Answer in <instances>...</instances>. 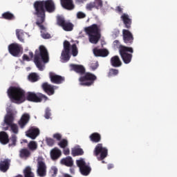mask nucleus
Returning a JSON list of instances; mask_svg holds the SVG:
<instances>
[{"label":"nucleus","mask_w":177,"mask_h":177,"mask_svg":"<svg viewBox=\"0 0 177 177\" xmlns=\"http://www.w3.org/2000/svg\"><path fill=\"white\" fill-rule=\"evenodd\" d=\"M57 24L62 27L64 31H73L74 28V24L68 21L64 20L63 17H57Z\"/></svg>","instance_id":"obj_9"},{"label":"nucleus","mask_w":177,"mask_h":177,"mask_svg":"<svg viewBox=\"0 0 177 177\" xmlns=\"http://www.w3.org/2000/svg\"><path fill=\"white\" fill-rule=\"evenodd\" d=\"M109 151L106 147H103L102 144H97L94 149V156L97 157L98 161H103L106 157H107V154Z\"/></svg>","instance_id":"obj_7"},{"label":"nucleus","mask_w":177,"mask_h":177,"mask_svg":"<svg viewBox=\"0 0 177 177\" xmlns=\"http://www.w3.org/2000/svg\"><path fill=\"white\" fill-rule=\"evenodd\" d=\"M63 153L65 156H68V154H70V149L67 148V147L66 148H63Z\"/></svg>","instance_id":"obj_51"},{"label":"nucleus","mask_w":177,"mask_h":177,"mask_svg":"<svg viewBox=\"0 0 177 177\" xmlns=\"http://www.w3.org/2000/svg\"><path fill=\"white\" fill-rule=\"evenodd\" d=\"M71 71H75L77 74L82 75L79 78L80 85L82 86H92L95 84V81L97 80V77L89 72H85V67L82 65L71 64L70 65Z\"/></svg>","instance_id":"obj_2"},{"label":"nucleus","mask_w":177,"mask_h":177,"mask_svg":"<svg viewBox=\"0 0 177 177\" xmlns=\"http://www.w3.org/2000/svg\"><path fill=\"white\" fill-rule=\"evenodd\" d=\"M76 164L80 168V171L82 175H84V176H88V175L91 174V171H92V169L89 166L86 165V163L85 162V160H84V159L77 160Z\"/></svg>","instance_id":"obj_11"},{"label":"nucleus","mask_w":177,"mask_h":177,"mask_svg":"<svg viewBox=\"0 0 177 177\" xmlns=\"http://www.w3.org/2000/svg\"><path fill=\"white\" fill-rule=\"evenodd\" d=\"M93 3H94L95 9H100V8H102L103 6V1L102 0H95Z\"/></svg>","instance_id":"obj_39"},{"label":"nucleus","mask_w":177,"mask_h":177,"mask_svg":"<svg viewBox=\"0 0 177 177\" xmlns=\"http://www.w3.org/2000/svg\"><path fill=\"white\" fill-rule=\"evenodd\" d=\"M0 142L3 145H8L9 143V136L5 131L0 132Z\"/></svg>","instance_id":"obj_28"},{"label":"nucleus","mask_w":177,"mask_h":177,"mask_svg":"<svg viewBox=\"0 0 177 177\" xmlns=\"http://www.w3.org/2000/svg\"><path fill=\"white\" fill-rule=\"evenodd\" d=\"M85 31L88 35L93 34H100V25L93 24L91 26L85 28Z\"/></svg>","instance_id":"obj_14"},{"label":"nucleus","mask_w":177,"mask_h":177,"mask_svg":"<svg viewBox=\"0 0 177 177\" xmlns=\"http://www.w3.org/2000/svg\"><path fill=\"white\" fill-rule=\"evenodd\" d=\"M24 177H35L32 171L31 170V167L28 166L24 169Z\"/></svg>","instance_id":"obj_33"},{"label":"nucleus","mask_w":177,"mask_h":177,"mask_svg":"<svg viewBox=\"0 0 177 177\" xmlns=\"http://www.w3.org/2000/svg\"><path fill=\"white\" fill-rule=\"evenodd\" d=\"M41 37L44 39H49V38H50V34L43 32L41 33Z\"/></svg>","instance_id":"obj_50"},{"label":"nucleus","mask_w":177,"mask_h":177,"mask_svg":"<svg viewBox=\"0 0 177 177\" xmlns=\"http://www.w3.org/2000/svg\"><path fill=\"white\" fill-rule=\"evenodd\" d=\"M111 64L113 67H121L122 66V62L120 59V57L115 55L111 59Z\"/></svg>","instance_id":"obj_24"},{"label":"nucleus","mask_w":177,"mask_h":177,"mask_svg":"<svg viewBox=\"0 0 177 177\" xmlns=\"http://www.w3.org/2000/svg\"><path fill=\"white\" fill-rule=\"evenodd\" d=\"M71 154L73 157H77L78 156H83L84 150L80 147H75L72 149Z\"/></svg>","instance_id":"obj_31"},{"label":"nucleus","mask_w":177,"mask_h":177,"mask_svg":"<svg viewBox=\"0 0 177 177\" xmlns=\"http://www.w3.org/2000/svg\"><path fill=\"white\" fill-rule=\"evenodd\" d=\"M16 35L19 41L24 42V32H23V30L17 29L16 30Z\"/></svg>","instance_id":"obj_36"},{"label":"nucleus","mask_w":177,"mask_h":177,"mask_svg":"<svg viewBox=\"0 0 177 177\" xmlns=\"http://www.w3.org/2000/svg\"><path fill=\"white\" fill-rule=\"evenodd\" d=\"M8 129H9V127H3V130H4V131H8Z\"/></svg>","instance_id":"obj_59"},{"label":"nucleus","mask_w":177,"mask_h":177,"mask_svg":"<svg viewBox=\"0 0 177 177\" xmlns=\"http://www.w3.org/2000/svg\"><path fill=\"white\" fill-rule=\"evenodd\" d=\"M39 135V129L31 127L26 131V136L30 139H35Z\"/></svg>","instance_id":"obj_18"},{"label":"nucleus","mask_w":177,"mask_h":177,"mask_svg":"<svg viewBox=\"0 0 177 177\" xmlns=\"http://www.w3.org/2000/svg\"><path fill=\"white\" fill-rule=\"evenodd\" d=\"M113 37H114V38H117V37H118V35H120V30L118 29H115L113 31V34H112Z\"/></svg>","instance_id":"obj_49"},{"label":"nucleus","mask_w":177,"mask_h":177,"mask_svg":"<svg viewBox=\"0 0 177 177\" xmlns=\"http://www.w3.org/2000/svg\"><path fill=\"white\" fill-rule=\"evenodd\" d=\"M61 4L64 9H67L68 10H73L74 9L73 0H61Z\"/></svg>","instance_id":"obj_22"},{"label":"nucleus","mask_w":177,"mask_h":177,"mask_svg":"<svg viewBox=\"0 0 177 177\" xmlns=\"http://www.w3.org/2000/svg\"><path fill=\"white\" fill-rule=\"evenodd\" d=\"M90 67L93 71H95L99 67V64L97 62H93L91 64Z\"/></svg>","instance_id":"obj_44"},{"label":"nucleus","mask_w":177,"mask_h":177,"mask_svg":"<svg viewBox=\"0 0 177 177\" xmlns=\"http://www.w3.org/2000/svg\"><path fill=\"white\" fill-rule=\"evenodd\" d=\"M57 145L61 149H66V147H68V140H67L66 138H64L60 140Z\"/></svg>","instance_id":"obj_37"},{"label":"nucleus","mask_w":177,"mask_h":177,"mask_svg":"<svg viewBox=\"0 0 177 177\" xmlns=\"http://www.w3.org/2000/svg\"><path fill=\"white\" fill-rule=\"evenodd\" d=\"M44 117L46 120H49L50 118V109H49V108L46 109Z\"/></svg>","instance_id":"obj_45"},{"label":"nucleus","mask_w":177,"mask_h":177,"mask_svg":"<svg viewBox=\"0 0 177 177\" xmlns=\"http://www.w3.org/2000/svg\"><path fill=\"white\" fill-rule=\"evenodd\" d=\"M61 164H62V165H66V167H73V165H74V161L73 160V158L67 156L61 160Z\"/></svg>","instance_id":"obj_25"},{"label":"nucleus","mask_w":177,"mask_h":177,"mask_svg":"<svg viewBox=\"0 0 177 177\" xmlns=\"http://www.w3.org/2000/svg\"><path fill=\"white\" fill-rule=\"evenodd\" d=\"M13 121H15V116L13 115V113H8L7 115L5 117L4 122L6 124V125L9 126L13 124Z\"/></svg>","instance_id":"obj_30"},{"label":"nucleus","mask_w":177,"mask_h":177,"mask_svg":"<svg viewBox=\"0 0 177 177\" xmlns=\"http://www.w3.org/2000/svg\"><path fill=\"white\" fill-rule=\"evenodd\" d=\"M120 19H122L125 28L129 30L132 26V19L129 17V15L125 13L122 14V15L120 17Z\"/></svg>","instance_id":"obj_17"},{"label":"nucleus","mask_w":177,"mask_h":177,"mask_svg":"<svg viewBox=\"0 0 177 177\" xmlns=\"http://www.w3.org/2000/svg\"><path fill=\"white\" fill-rule=\"evenodd\" d=\"M9 142V147H15V146H16V142H17V137L16 135H12L10 138Z\"/></svg>","instance_id":"obj_38"},{"label":"nucleus","mask_w":177,"mask_h":177,"mask_svg":"<svg viewBox=\"0 0 177 177\" xmlns=\"http://www.w3.org/2000/svg\"><path fill=\"white\" fill-rule=\"evenodd\" d=\"M31 156V151L27 148H24L20 150L19 157L21 158H28Z\"/></svg>","instance_id":"obj_29"},{"label":"nucleus","mask_w":177,"mask_h":177,"mask_svg":"<svg viewBox=\"0 0 177 177\" xmlns=\"http://www.w3.org/2000/svg\"><path fill=\"white\" fill-rule=\"evenodd\" d=\"M21 143H28V141L27 140H23Z\"/></svg>","instance_id":"obj_58"},{"label":"nucleus","mask_w":177,"mask_h":177,"mask_svg":"<svg viewBox=\"0 0 177 177\" xmlns=\"http://www.w3.org/2000/svg\"><path fill=\"white\" fill-rule=\"evenodd\" d=\"M28 148L30 151H35L38 149V144L35 141H30L28 144Z\"/></svg>","instance_id":"obj_35"},{"label":"nucleus","mask_w":177,"mask_h":177,"mask_svg":"<svg viewBox=\"0 0 177 177\" xmlns=\"http://www.w3.org/2000/svg\"><path fill=\"white\" fill-rule=\"evenodd\" d=\"M46 142L47 146L52 147V146H53V145H55V140L53 138H46Z\"/></svg>","instance_id":"obj_42"},{"label":"nucleus","mask_w":177,"mask_h":177,"mask_svg":"<svg viewBox=\"0 0 177 177\" xmlns=\"http://www.w3.org/2000/svg\"><path fill=\"white\" fill-rule=\"evenodd\" d=\"M70 50H71V44L70 41L65 40L64 41V48L61 53V60L68 62L70 60Z\"/></svg>","instance_id":"obj_10"},{"label":"nucleus","mask_w":177,"mask_h":177,"mask_svg":"<svg viewBox=\"0 0 177 177\" xmlns=\"http://www.w3.org/2000/svg\"><path fill=\"white\" fill-rule=\"evenodd\" d=\"M34 62L37 68L40 71H44L43 63H48L49 62V53L48 50L44 46H40L39 50H35Z\"/></svg>","instance_id":"obj_3"},{"label":"nucleus","mask_w":177,"mask_h":177,"mask_svg":"<svg viewBox=\"0 0 177 177\" xmlns=\"http://www.w3.org/2000/svg\"><path fill=\"white\" fill-rule=\"evenodd\" d=\"M64 177H71V176L68 175V174H65Z\"/></svg>","instance_id":"obj_60"},{"label":"nucleus","mask_w":177,"mask_h":177,"mask_svg":"<svg viewBox=\"0 0 177 177\" xmlns=\"http://www.w3.org/2000/svg\"><path fill=\"white\" fill-rule=\"evenodd\" d=\"M102 164H104V160H102Z\"/></svg>","instance_id":"obj_61"},{"label":"nucleus","mask_w":177,"mask_h":177,"mask_svg":"<svg viewBox=\"0 0 177 177\" xmlns=\"http://www.w3.org/2000/svg\"><path fill=\"white\" fill-rule=\"evenodd\" d=\"M93 53L97 57H106L109 56V50L106 49L94 48Z\"/></svg>","instance_id":"obj_20"},{"label":"nucleus","mask_w":177,"mask_h":177,"mask_svg":"<svg viewBox=\"0 0 177 177\" xmlns=\"http://www.w3.org/2000/svg\"><path fill=\"white\" fill-rule=\"evenodd\" d=\"M8 96L13 103H23L26 100V91L20 87L10 86L7 91Z\"/></svg>","instance_id":"obj_4"},{"label":"nucleus","mask_w":177,"mask_h":177,"mask_svg":"<svg viewBox=\"0 0 177 177\" xmlns=\"http://www.w3.org/2000/svg\"><path fill=\"white\" fill-rule=\"evenodd\" d=\"M87 10H92V9H93V8H95V3H93V2L89 3L88 4H86V6Z\"/></svg>","instance_id":"obj_47"},{"label":"nucleus","mask_w":177,"mask_h":177,"mask_svg":"<svg viewBox=\"0 0 177 177\" xmlns=\"http://www.w3.org/2000/svg\"><path fill=\"white\" fill-rule=\"evenodd\" d=\"M114 166L113 165H108V169H111Z\"/></svg>","instance_id":"obj_57"},{"label":"nucleus","mask_w":177,"mask_h":177,"mask_svg":"<svg viewBox=\"0 0 177 177\" xmlns=\"http://www.w3.org/2000/svg\"><path fill=\"white\" fill-rule=\"evenodd\" d=\"M72 55L74 57L78 55V48H77V44H74L71 46Z\"/></svg>","instance_id":"obj_41"},{"label":"nucleus","mask_w":177,"mask_h":177,"mask_svg":"<svg viewBox=\"0 0 177 177\" xmlns=\"http://www.w3.org/2000/svg\"><path fill=\"white\" fill-rule=\"evenodd\" d=\"M8 52L14 57H20V54L23 53V47L17 43H12L8 45Z\"/></svg>","instance_id":"obj_8"},{"label":"nucleus","mask_w":177,"mask_h":177,"mask_svg":"<svg viewBox=\"0 0 177 177\" xmlns=\"http://www.w3.org/2000/svg\"><path fill=\"white\" fill-rule=\"evenodd\" d=\"M29 56L31 57V59H32V57H34V53L32 52H29Z\"/></svg>","instance_id":"obj_56"},{"label":"nucleus","mask_w":177,"mask_h":177,"mask_svg":"<svg viewBox=\"0 0 177 177\" xmlns=\"http://www.w3.org/2000/svg\"><path fill=\"white\" fill-rule=\"evenodd\" d=\"M28 78L29 81H30V82H37V81L39 80V75H38V74L35 73H32L29 74V75L28 76Z\"/></svg>","instance_id":"obj_34"},{"label":"nucleus","mask_w":177,"mask_h":177,"mask_svg":"<svg viewBox=\"0 0 177 177\" xmlns=\"http://www.w3.org/2000/svg\"><path fill=\"white\" fill-rule=\"evenodd\" d=\"M41 88L48 96L55 95V86H52V84H49L48 82H44L41 84Z\"/></svg>","instance_id":"obj_15"},{"label":"nucleus","mask_w":177,"mask_h":177,"mask_svg":"<svg viewBox=\"0 0 177 177\" xmlns=\"http://www.w3.org/2000/svg\"><path fill=\"white\" fill-rule=\"evenodd\" d=\"M28 121H30V115H28V113H25L21 116L19 121V125L21 128H24V127H26L28 123Z\"/></svg>","instance_id":"obj_23"},{"label":"nucleus","mask_w":177,"mask_h":177,"mask_svg":"<svg viewBox=\"0 0 177 177\" xmlns=\"http://www.w3.org/2000/svg\"><path fill=\"white\" fill-rule=\"evenodd\" d=\"M54 175L57 174V169L56 167L53 168Z\"/></svg>","instance_id":"obj_55"},{"label":"nucleus","mask_w":177,"mask_h":177,"mask_svg":"<svg viewBox=\"0 0 177 177\" xmlns=\"http://www.w3.org/2000/svg\"><path fill=\"white\" fill-rule=\"evenodd\" d=\"M26 100L33 102L34 103H41L42 100H48V97L41 93L28 92L26 95Z\"/></svg>","instance_id":"obj_6"},{"label":"nucleus","mask_w":177,"mask_h":177,"mask_svg":"<svg viewBox=\"0 0 177 177\" xmlns=\"http://www.w3.org/2000/svg\"><path fill=\"white\" fill-rule=\"evenodd\" d=\"M8 127H10L11 131L13 133H19V127L17 124L12 123V124L8 125Z\"/></svg>","instance_id":"obj_40"},{"label":"nucleus","mask_w":177,"mask_h":177,"mask_svg":"<svg viewBox=\"0 0 177 177\" xmlns=\"http://www.w3.org/2000/svg\"><path fill=\"white\" fill-rule=\"evenodd\" d=\"M122 37L123 41L127 45H132V44H133V35L132 34V32H131V31H129V30L123 29Z\"/></svg>","instance_id":"obj_12"},{"label":"nucleus","mask_w":177,"mask_h":177,"mask_svg":"<svg viewBox=\"0 0 177 177\" xmlns=\"http://www.w3.org/2000/svg\"><path fill=\"white\" fill-rule=\"evenodd\" d=\"M23 60H26V62H30V57H28V55L24 54L23 55Z\"/></svg>","instance_id":"obj_53"},{"label":"nucleus","mask_w":177,"mask_h":177,"mask_svg":"<svg viewBox=\"0 0 177 177\" xmlns=\"http://www.w3.org/2000/svg\"><path fill=\"white\" fill-rule=\"evenodd\" d=\"M62 156V151L59 148L55 147L53 149L50 151V157L52 160H58Z\"/></svg>","instance_id":"obj_21"},{"label":"nucleus","mask_w":177,"mask_h":177,"mask_svg":"<svg viewBox=\"0 0 177 177\" xmlns=\"http://www.w3.org/2000/svg\"><path fill=\"white\" fill-rule=\"evenodd\" d=\"M89 139L93 143H99L102 140V136L99 133H93L89 136Z\"/></svg>","instance_id":"obj_26"},{"label":"nucleus","mask_w":177,"mask_h":177,"mask_svg":"<svg viewBox=\"0 0 177 177\" xmlns=\"http://www.w3.org/2000/svg\"><path fill=\"white\" fill-rule=\"evenodd\" d=\"M49 78L52 84H56L57 85H60V84H63L66 80L64 77L56 75L55 73L53 72L49 73Z\"/></svg>","instance_id":"obj_13"},{"label":"nucleus","mask_w":177,"mask_h":177,"mask_svg":"<svg viewBox=\"0 0 177 177\" xmlns=\"http://www.w3.org/2000/svg\"><path fill=\"white\" fill-rule=\"evenodd\" d=\"M116 10L118 11V13H122V8L120 6H118Z\"/></svg>","instance_id":"obj_54"},{"label":"nucleus","mask_w":177,"mask_h":177,"mask_svg":"<svg viewBox=\"0 0 177 177\" xmlns=\"http://www.w3.org/2000/svg\"><path fill=\"white\" fill-rule=\"evenodd\" d=\"M119 53L124 64H129L132 62V53H133V48L132 47L120 45L119 46Z\"/></svg>","instance_id":"obj_5"},{"label":"nucleus","mask_w":177,"mask_h":177,"mask_svg":"<svg viewBox=\"0 0 177 177\" xmlns=\"http://www.w3.org/2000/svg\"><path fill=\"white\" fill-rule=\"evenodd\" d=\"M77 19H85L86 17V15L82 12H79L77 14Z\"/></svg>","instance_id":"obj_48"},{"label":"nucleus","mask_w":177,"mask_h":177,"mask_svg":"<svg viewBox=\"0 0 177 177\" xmlns=\"http://www.w3.org/2000/svg\"><path fill=\"white\" fill-rule=\"evenodd\" d=\"M118 74V70L111 68L109 70V77H113V75H117Z\"/></svg>","instance_id":"obj_43"},{"label":"nucleus","mask_w":177,"mask_h":177,"mask_svg":"<svg viewBox=\"0 0 177 177\" xmlns=\"http://www.w3.org/2000/svg\"><path fill=\"white\" fill-rule=\"evenodd\" d=\"M54 139H56V140H58V142H60V140H62V134L57 133L53 134V136Z\"/></svg>","instance_id":"obj_46"},{"label":"nucleus","mask_w":177,"mask_h":177,"mask_svg":"<svg viewBox=\"0 0 177 177\" xmlns=\"http://www.w3.org/2000/svg\"><path fill=\"white\" fill-rule=\"evenodd\" d=\"M35 11L33 15L36 16V26L41 30L45 31V26L42 24L45 23V19L46 18V12L48 13H53L56 10V6L55 2L53 0L45 1H36L33 4Z\"/></svg>","instance_id":"obj_1"},{"label":"nucleus","mask_w":177,"mask_h":177,"mask_svg":"<svg viewBox=\"0 0 177 177\" xmlns=\"http://www.w3.org/2000/svg\"><path fill=\"white\" fill-rule=\"evenodd\" d=\"M37 174L41 177L46 176V165L42 160L38 162Z\"/></svg>","instance_id":"obj_16"},{"label":"nucleus","mask_w":177,"mask_h":177,"mask_svg":"<svg viewBox=\"0 0 177 177\" xmlns=\"http://www.w3.org/2000/svg\"><path fill=\"white\" fill-rule=\"evenodd\" d=\"M100 33H96L93 35H88V39L91 44H97L99 39H100Z\"/></svg>","instance_id":"obj_27"},{"label":"nucleus","mask_w":177,"mask_h":177,"mask_svg":"<svg viewBox=\"0 0 177 177\" xmlns=\"http://www.w3.org/2000/svg\"><path fill=\"white\" fill-rule=\"evenodd\" d=\"M2 19H4L5 20H15L16 17L12 12L7 11L2 14Z\"/></svg>","instance_id":"obj_32"},{"label":"nucleus","mask_w":177,"mask_h":177,"mask_svg":"<svg viewBox=\"0 0 177 177\" xmlns=\"http://www.w3.org/2000/svg\"><path fill=\"white\" fill-rule=\"evenodd\" d=\"M113 45H114V46H117V45H118V49H120V46H121V45H120V41H118V40H115L113 41Z\"/></svg>","instance_id":"obj_52"},{"label":"nucleus","mask_w":177,"mask_h":177,"mask_svg":"<svg viewBox=\"0 0 177 177\" xmlns=\"http://www.w3.org/2000/svg\"><path fill=\"white\" fill-rule=\"evenodd\" d=\"M11 160L9 158L0 161V171L1 172H7L10 167Z\"/></svg>","instance_id":"obj_19"}]
</instances>
